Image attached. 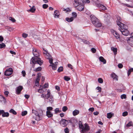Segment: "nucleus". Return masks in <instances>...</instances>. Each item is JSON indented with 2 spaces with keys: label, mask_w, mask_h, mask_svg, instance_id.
Masks as SVG:
<instances>
[{
  "label": "nucleus",
  "mask_w": 133,
  "mask_h": 133,
  "mask_svg": "<svg viewBox=\"0 0 133 133\" xmlns=\"http://www.w3.org/2000/svg\"><path fill=\"white\" fill-rule=\"evenodd\" d=\"M49 86L48 84V83H45L44 85L42 87V88L44 89L48 87Z\"/></svg>",
  "instance_id": "46"
},
{
  "label": "nucleus",
  "mask_w": 133,
  "mask_h": 133,
  "mask_svg": "<svg viewBox=\"0 0 133 133\" xmlns=\"http://www.w3.org/2000/svg\"><path fill=\"white\" fill-rule=\"evenodd\" d=\"M65 19L66 21L68 22H71L72 21L74 20V18L73 17H71L70 18L68 17H66L65 18Z\"/></svg>",
  "instance_id": "22"
},
{
  "label": "nucleus",
  "mask_w": 133,
  "mask_h": 133,
  "mask_svg": "<svg viewBox=\"0 0 133 133\" xmlns=\"http://www.w3.org/2000/svg\"><path fill=\"white\" fill-rule=\"evenodd\" d=\"M96 89L97 90H98V92H101V87H97L96 88Z\"/></svg>",
  "instance_id": "50"
},
{
  "label": "nucleus",
  "mask_w": 133,
  "mask_h": 133,
  "mask_svg": "<svg viewBox=\"0 0 133 133\" xmlns=\"http://www.w3.org/2000/svg\"><path fill=\"white\" fill-rule=\"evenodd\" d=\"M41 74H39V73L38 74H37V76L36 78L40 79V78H41Z\"/></svg>",
  "instance_id": "56"
},
{
  "label": "nucleus",
  "mask_w": 133,
  "mask_h": 133,
  "mask_svg": "<svg viewBox=\"0 0 133 133\" xmlns=\"http://www.w3.org/2000/svg\"><path fill=\"white\" fill-rule=\"evenodd\" d=\"M23 88V87L22 86H19L17 87L16 89V94L18 95L19 94Z\"/></svg>",
  "instance_id": "10"
},
{
  "label": "nucleus",
  "mask_w": 133,
  "mask_h": 133,
  "mask_svg": "<svg viewBox=\"0 0 133 133\" xmlns=\"http://www.w3.org/2000/svg\"><path fill=\"white\" fill-rule=\"evenodd\" d=\"M64 131L65 133H69V130L67 128H65L64 129Z\"/></svg>",
  "instance_id": "59"
},
{
  "label": "nucleus",
  "mask_w": 133,
  "mask_h": 133,
  "mask_svg": "<svg viewBox=\"0 0 133 133\" xmlns=\"http://www.w3.org/2000/svg\"><path fill=\"white\" fill-rule=\"evenodd\" d=\"M94 5L97 7H99L101 9L103 10H105L106 9V8L104 5L99 3L98 1L96 3H94Z\"/></svg>",
  "instance_id": "5"
},
{
  "label": "nucleus",
  "mask_w": 133,
  "mask_h": 133,
  "mask_svg": "<svg viewBox=\"0 0 133 133\" xmlns=\"http://www.w3.org/2000/svg\"><path fill=\"white\" fill-rule=\"evenodd\" d=\"M78 7L77 8L78 10L80 11H81L83 10L84 6L83 4H80L78 6H77Z\"/></svg>",
  "instance_id": "15"
},
{
  "label": "nucleus",
  "mask_w": 133,
  "mask_h": 133,
  "mask_svg": "<svg viewBox=\"0 0 133 133\" xmlns=\"http://www.w3.org/2000/svg\"><path fill=\"white\" fill-rule=\"evenodd\" d=\"M114 114L111 112L108 113L107 114V117L108 118H110L114 115Z\"/></svg>",
  "instance_id": "23"
},
{
  "label": "nucleus",
  "mask_w": 133,
  "mask_h": 133,
  "mask_svg": "<svg viewBox=\"0 0 133 133\" xmlns=\"http://www.w3.org/2000/svg\"><path fill=\"white\" fill-rule=\"evenodd\" d=\"M118 66L119 68H121L123 67V65L121 63H119L118 65Z\"/></svg>",
  "instance_id": "60"
},
{
  "label": "nucleus",
  "mask_w": 133,
  "mask_h": 133,
  "mask_svg": "<svg viewBox=\"0 0 133 133\" xmlns=\"http://www.w3.org/2000/svg\"><path fill=\"white\" fill-rule=\"evenodd\" d=\"M111 32L117 39L120 38V36L118 33L114 30H111Z\"/></svg>",
  "instance_id": "9"
},
{
  "label": "nucleus",
  "mask_w": 133,
  "mask_h": 133,
  "mask_svg": "<svg viewBox=\"0 0 133 133\" xmlns=\"http://www.w3.org/2000/svg\"><path fill=\"white\" fill-rule=\"evenodd\" d=\"M35 119L37 121H39L42 119V118L39 115H38L37 116H36V118H35Z\"/></svg>",
  "instance_id": "28"
},
{
  "label": "nucleus",
  "mask_w": 133,
  "mask_h": 133,
  "mask_svg": "<svg viewBox=\"0 0 133 133\" xmlns=\"http://www.w3.org/2000/svg\"><path fill=\"white\" fill-rule=\"evenodd\" d=\"M59 13L58 11L56 10L54 11V17L55 18H58L59 17Z\"/></svg>",
  "instance_id": "16"
},
{
  "label": "nucleus",
  "mask_w": 133,
  "mask_h": 133,
  "mask_svg": "<svg viewBox=\"0 0 133 133\" xmlns=\"http://www.w3.org/2000/svg\"><path fill=\"white\" fill-rule=\"evenodd\" d=\"M121 98L122 99H125L127 98L126 95L123 94L121 95Z\"/></svg>",
  "instance_id": "45"
},
{
  "label": "nucleus",
  "mask_w": 133,
  "mask_h": 133,
  "mask_svg": "<svg viewBox=\"0 0 133 133\" xmlns=\"http://www.w3.org/2000/svg\"><path fill=\"white\" fill-rule=\"evenodd\" d=\"M32 113L34 114L36 116L39 115V114L37 111L35 110H32Z\"/></svg>",
  "instance_id": "37"
},
{
  "label": "nucleus",
  "mask_w": 133,
  "mask_h": 133,
  "mask_svg": "<svg viewBox=\"0 0 133 133\" xmlns=\"http://www.w3.org/2000/svg\"><path fill=\"white\" fill-rule=\"evenodd\" d=\"M32 53L35 56L34 58H32L31 60V63H32L34 64H38L41 65L43 63V61L41 60L40 58L38 57L40 55L39 51L35 48L33 49Z\"/></svg>",
  "instance_id": "1"
},
{
  "label": "nucleus",
  "mask_w": 133,
  "mask_h": 133,
  "mask_svg": "<svg viewBox=\"0 0 133 133\" xmlns=\"http://www.w3.org/2000/svg\"><path fill=\"white\" fill-rule=\"evenodd\" d=\"M63 10L64 11H66L67 12H70L71 11V10H70V9L69 8H67L66 9L63 8Z\"/></svg>",
  "instance_id": "61"
},
{
  "label": "nucleus",
  "mask_w": 133,
  "mask_h": 133,
  "mask_svg": "<svg viewBox=\"0 0 133 133\" xmlns=\"http://www.w3.org/2000/svg\"><path fill=\"white\" fill-rule=\"evenodd\" d=\"M94 110V108L93 107H92L90 108L88 110L89 111H91V112H93Z\"/></svg>",
  "instance_id": "62"
},
{
  "label": "nucleus",
  "mask_w": 133,
  "mask_h": 133,
  "mask_svg": "<svg viewBox=\"0 0 133 133\" xmlns=\"http://www.w3.org/2000/svg\"><path fill=\"white\" fill-rule=\"evenodd\" d=\"M64 79L67 81H69L70 79V78L67 76H64Z\"/></svg>",
  "instance_id": "34"
},
{
  "label": "nucleus",
  "mask_w": 133,
  "mask_h": 133,
  "mask_svg": "<svg viewBox=\"0 0 133 133\" xmlns=\"http://www.w3.org/2000/svg\"><path fill=\"white\" fill-rule=\"evenodd\" d=\"M116 17L117 18V20L116 21L117 24V25L119 27H120V25H121V23H121V19L120 17L118 16H117Z\"/></svg>",
  "instance_id": "12"
},
{
  "label": "nucleus",
  "mask_w": 133,
  "mask_h": 133,
  "mask_svg": "<svg viewBox=\"0 0 133 133\" xmlns=\"http://www.w3.org/2000/svg\"><path fill=\"white\" fill-rule=\"evenodd\" d=\"M90 2L89 0H83V3H89Z\"/></svg>",
  "instance_id": "48"
},
{
  "label": "nucleus",
  "mask_w": 133,
  "mask_h": 133,
  "mask_svg": "<svg viewBox=\"0 0 133 133\" xmlns=\"http://www.w3.org/2000/svg\"><path fill=\"white\" fill-rule=\"evenodd\" d=\"M98 81L99 83H102L103 82V80L101 78H99L98 79Z\"/></svg>",
  "instance_id": "47"
},
{
  "label": "nucleus",
  "mask_w": 133,
  "mask_h": 133,
  "mask_svg": "<svg viewBox=\"0 0 133 133\" xmlns=\"http://www.w3.org/2000/svg\"><path fill=\"white\" fill-rule=\"evenodd\" d=\"M79 113V111L78 110L76 109L73 111L72 112V114L73 116H75L78 114Z\"/></svg>",
  "instance_id": "21"
},
{
  "label": "nucleus",
  "mask_w": 133,
  "mask_h": 133,
  "mask_svg": "<svg viewBox=\"0 0 133 133\" xmlns=\"http://www.w3.org/2000/svg\"><path fill=\"white\" fill-rule=\"evenodd\" d=\"M9 19L13 22H15L16 21L15 19L14 18L11 17H9Z\"/></svg>",
  "instance_id": "44"
},
{
  "label": "nucleus",
  "mask_w": 133,
  "mask_h": 133,
  "mask_svg": "<svg viewBox=\"0 0 133 133\" xmlns=\"http://www.w3.org/2000/svg\"><path fill=\"white\" fill-rule=\"evenodd\" d=\"M36 9L34 6L31 8L30 9L27 10L28 12H34L35 11Z\"/></svg>",
  "instance_id": "24"
},
{
  "label": "nucleus",
  "mask_w": 133,
  "mask_h": 133,
  "mask_svg": "<svg viewBox=\"0 0 133 133\" xmlns=\"http://www.w3.org/2000/svg\"><path fill=\"white\" fill-rule=\"evenodd\" d=\"M73 16L74 18H76L77 17V14L75 12H73L72 13Z\"/></svg>",
  "instance_id": "53"
},
{
  "label": "nucleus",
  "mask_w": 133,
  "mask_h": 133,
  "mask_svg": "<svg viewBox=\"0 0 133 133\" xmlns=\"http://www.w3.org/2000/svg\"><path fill=\"white\" fill-rule=\"evenodd\" d=\"M61 111L59 110L58 108H56L55 109V114H57L58 112H60Z\"/></svg>",
  "instance_id": "38"
},
{
  "label": "nucleus",
  "mask_w": 133,
  "mask_h": 133,
  "mask_svg": "<svg viewBox=\"0 0 133 133\" xmlns=\"http://www.w3.org/2000/svg\"><path fill=\"white\" fill-rule=\"evenodd\" d=\"M5 45L4 43H2L0 44V48L1 49L5 47Z\"/></svg>",
  "instance_id": "42"
},
{
  "label": "nucleus",
  "mask_w": 133,
  "mask_h": 133,
  "mask_svg": "<svg viewBox=\"0 0 133 133\" xmlns=\"http://www.w3.org/2000/svg\"><path fill=\"white\" fill-rule=\"evenodd\" d=\"M27 114V111H24L22 112L21 115L22 116H24L26 115Z\"/></svg>",
  "instance_id": "36"
},
{
  "label": "nucleus",
  "mask_w": 133,
  "mask_h": 133,
  "mask_svg": "<svg viewBox=\"0 0 133 133\" xmlns=\"http://www.w3.org/2000/svg\"><path fill=\"white\" fill-rule=\"evenodd\" d=\"M22 36L23 37L25 38L28 36V35L27 34L24 33L22 34Z\"/></svg>",
  "instance_id": "52"
},
{
  "label": "nucleus",
  "mask_w": 133,
  "mask_h": 133,
  "mask_svg": "<svg viewBox=\"0 0 133 133\" xmlns=\"http://www.w3.org/2000/svg\"><path fill=\"white\" fill-rule=\"evenodd\" d=\"M77 39H78L79 41L83 42L85 43H88V41H86L85 39H82L79 38H77Z\"/></svg>",
  "instance_id": "27"
},
{
  "label": "nucleus",
  "mask_w": 133,
  "mask_h": 133,
  "mask_svg": "<svg viewBox=\"0 0 133 133\" xmlns=\"http://www.w3.org/2000/svg\"><path fill=\"white\" fill-rule=\"evenodd\" d=\"M63 68L62 66H60L58 69V71L59 72L62 71H63Z\"/></svg>",
  "instance_id": "40"
},
{
  "label": "nucleus",
  "mask_w": 133,
  "mask_h": 133,
  "mask_svg": "<svg viewBox=\"0 0 133 133\" xmlns=\"http://www.w3.org/2000/svg\"><path fill=\"white\" fill-rule=\"evenodd\" d=\"M120 27H119V30L121 31L122 35L127 36L129 34V32L128 30V27L125 25L123 23H121Z\"/></svg>",
  "instance_id": "2"
},
{
  "label": "nucleus",
  "mask_w": 133,
  "mask_h": 133,
  "mask_svg": "<svg viewBox=\"0 0 133 133\" xmlns=\"http://www.w3.org/2000/svg\"><path fill=\"white\" fill-rule=\"evenodd\" d=\"M42 69V68L41 67L39 66L34 70V71L35 72H37L40 71Z\"/></svg>",
  "instance_id": "30"
},
{
  "label": "nucleus",
  "mask_w": 133,
  "mask_h": 133,
  "mask_svg": "<svg viewBox=\"0 0 133 133\" xmlns=\"http://www.w3.org/2000/svg\"><path fill=\"white\" fill-rule=\"evenodd\" d=\"M9 93V92L8 91H5L4 92V94L6 96H8Z\"/></svg>",
  "instance_id": "64"
},
{
  "label": "nucleus",
  "mask_w": 133,
  "mask_h": 133,
  "mask_svg": "<svg viewBox=\"0 0 133 133\" xmlns=\"http://www.w3.org/2000/svg\"><path fill=\"white\" fill-rule=\"evenodd\" d=\"M9 116V114L8 112H5L4 111L2 115V116L3 117H8Z\"/></svg>",
  "instance_id": "25"
},
{
  "label": "nucleus",
  "mask_w": 133,
  "mask_h": 133,
  "mask_svg": "<svg viewBox=\"0 0 133 133\" xmlns=\"http://www.w3.org/2000/svg\"><path fill=\"white\" fill-rule=\"evenodd\" d=\"M47 92V94H46L45 95V99H48L51 96L50 90L48 89Z\"/></svg>",
  "instance_id": "14"
},
{
  "label": "nucleus",
  "mask_w": 133,
  "mask_h": 133,
  "mask_svg": "<svg viewBox=\"0 0 133 133\" xmlns=\"http://www.w3.org/2000/svg\"><path fill=\"white\" fill-rule=\"evenodd\" d=\"M46 116L49 118L52 117L53 116L52 114L51 111H46Z\"/></svg>",
  "instance_id": "19"
},
{
  "label": "nucleus",
  "mask_w": 133,
  "mask_h": 133,
  "mask_svg": "<svg viewBox=\"0 0 133 133\" xmlns=\"http://www.w3.org/2000/svg\"><path fill=\"white\" fill-rule=\"evenodd\" d=\"M50 66H51L52 67V68L54 70H55L57 69L56 65L54 64V63H52L51 65H50Z\"/></svg>",
  "instance_id": "31"
},
{
  "label": "nucleus",
  "mask_w": 133,
  "mask_h": 133,
  "mask_svg": "<svg viewBox=\"0 0 133 133\" xmlns=\"http://www.w3.org/2000/svg\"><path fill=\"white\" fill-rule=\"evenodd\" d=\"M48 59L49 60V62L50 64H52V63H52L53 59L52 56Z\"/></svg>",
  "instance_id": "43"
},
{
  "label": "nucleus",
  "mask_w": 133,
  "mask_h": 133,
  "mask_svg": "<svg viewBox=\"0 0 133 133\" xmlns=\"http://www.w3.org/2000/svg\"><path fill=\"white\" fill-rule=\"evenodd\" d=\"M90 17L92 23L95 26L99 27L101 26V24L99 22V20L94 15H91Z\"/></svg>",
  "instance_id": "3"
},
{
  "label": "nucleus",
  "mask_w": 133,
  "mask_h": 133,
  "mask_svg": "<svg viewBox=\"0 0 133 133\" xmlns=\"http://www.w3.org/2000/svg\"><path fill=\"white\" fill-rule=\"evenodd\" d=\"M126 126L127 127H133V123L131 121H130L126 125Z\"/></svg>",
  "instance_id": "29"
},
{
  "label": "nucleus",
  "mask_w": 133,
  "mask_h": 133,
  "mask_svg": "<svg viewBox=\"0 0 133 133\" xmlns=\"http://www.w3.org/2000/svg\"><path fill=\"white\" fill-rule=\"evenodd\" d=\"M68 66L71 69H73L72 65L70 64H68Z\"/></svg>",
  "instance_id": "63"
},
{
  "label": "nucleus",
  "mask_w": 133,
  "mask_h": 133,
  "mask_svg": "<svg viewBox=\"0 0 133 133\" xmlns=\"http://www.w3.org/2000/svg\"><path fill=\"white\" fill-rule=\"evenodd\" d=\"M43 89L42 88L41 89H39L38 90V92L41 93H42L43 91Z\"/></svg>",
  "instance_id": "57"
},
{
  "label": "nucleus",
  "mask_w": 133,
  "mask_h": 133,
  "mask_svg": "<svg viewBox=\"0 0 133 133\" xmlns=\"http://www.w3.org/2000/svg\"><path fill=\"white\" fill-rule=\"evenodd\" d=\"M73 120L72 119L70 120H66L64 119H62L60 121V124L62 126L65 127L69 123H72V122Z\"/></svg>",
  "instance_id": "4"
},
{
  "label": "nucleus",
  "mask_w": 133,
  "mask_h": 133,
  "mask_svg": "<svg viewBox=\"0 0 133 133\" xmlns=\"http://www.w3.org/2000/svg\"><path fill=\"white\" fill-rule=\"evenodd\" d=\"M121 4L124 6H126L128 7L133 8V6H131L130 5L127 4H124L123 3H121Z\"/></svg>",
  "instance_id": "41"
},
{
  "label": "nucleus",
  "mask_w": 133,
  "mask_h": 133,
  "mask_svg": "<svg viewBox=\"0 0 133 133\" xmlns=\"http://www.w3.org/2000/svg\"><path fill=\"white\" fill-rule=\"evenodd\" d=\"M43 50L45 51V52H43V54L46 58L48 59L51 57L49 54V53L48 52V51L46 50H45L43 48Z\"/></svg>",
  "instance_id": "11"
},
{
  "label": "nucleus",
  "mask_w": 133,
  "mask_h": 133,
  "mask_svg": "<svg viewBox=\"0 0 133 133\" xmlns=\"http://www.w3.org/2000/svg\"><path fill=\"white\" fill-rule=\"evenodd\" d=\"M53 109V108L51 107H47L46 108L47 111H51Z\"/></svg>",
  "instance_id": "35"
},
{
  "label": "nucleus",
  "mask_w": 133,
  "mask_h": 133,
  "mask_svg": "<svg viewBox=\"0 0 133 133\" xmlns=\"http://www.w3.org/2000/svg\"><path fill=\"white\" fill-rule=\"evenodd\" d=\"M130 37L127 39L128 43L131 46H133V33L130 34Z\"/></svg>",
  "instance_id": "7"
},
{
  "label": "nucleus",
  "mask_w": 133,
  "mask_h": 133,
  "mask_svg": "<svg viewBox=\"0 0 133 133\" xmlns=\"http://www.w3.org/2000/svg\"><path fill=\"white\" fill-rule=\"evenodd\" d=\"M42 7L43 8L46 9L48 7V4H44L43 5Z\"/></svg>",
  "instance_id": "49"
},
{
  "label": "nucleus",
  "mask_w": 133,
  "mask_h": 133,
  "mask_svg": "<svg viewBox=\"0 0 133 133\" xmlns=\"http://www.w3.org/2000/svg\"><path fill=\"white\" fill-rule=\"evenodd\" d=\"M111 49L113 51L114 54L116 55V54L117 52V49L116 48L114 47H112L111 48Z\"/></svg>",
  "instance_id": "26"
},
{
  "label": "nucleus",
  "mask_w": 133,
  "mask_h": 133,
  "mask_svg": "<svg viewBox=\"0 0 133 133\" xmlns=\"http://www.w3.org/2000/svg\"><path fill=\"white\" fill-rule=\"evenodd\" d=\"M110 16L109 14H105L104 15V20L106 22H108L109 20Z\"/></svg>",
  "instance_id": "18"
},
{
  "label": "nucleus",
  "mask_w": 133,
  "mask_h": 133,
  "mask_svg": "<svg viewBox=\"0 0 133 133\" xmlns=\"http://www.w3.org/2000/svg\"><path fill=\"white\" fill-rule=\"evenodd\" d=\"M99 60L100 61L103 62L104 64L106 63V61L103 57L102 56L100 57H99Z\"/></svg>",
  "instance_id": "20"
},
{
  "label": "nucleus",
  "mask_w": 133,
  "mask_h": 133,
  "mask_svg": "<svg viewBox=\"0 0 133 133\" xmlns=\"http://www.w3.org/2000/svg\"><path fill=\"white\" fill-rule=\"evenodd\" d=\"M79 127L80 128L82 129H83V128H84V126L82 123L79 124Z\"/></svg>",
  "instance_id": "54"
},
{
  "label": "nucleus",
  "mask_w": 133,
  "mask_h": 133,
  "mask_svg": "<svg viewBox=\"0 0 133 133\" xmlns=\"http://www.w3.org/2000/svg\"><path fill=\"white\" fill-rule=\"evenodd\" d=\"M10 113H12L14 115H16L17 114V112L16 111L12 109H11L9 111Z\"/></svg>",
  "instance_id": "32"
},
{
  "label": "nucleus",
  "mask_w": 133,
  "mask_h": 133,
  "mask_svg": "<svg viewBox=\"0 0 133 133\" xmlns=\"http://www.w3.org/2000/svg\"><path fill=\"white\" fill-rule=\"evenodd\" d=\"M22 74L23 77L25 76L26 75V73L24 70H23L22 71Z\"/></svg>",
  "instance_id": "55"
},
{
  "label": "nucleus",
  "mask_w": 133,
  "mask_h": 133,
  "mask_svg": "<svg viewBox=\"0 0 133 133\" xmlns=\"http://www.w3.org/2000/svg\"><path fill=\"white\" fill-rule=\"evenodd\" d=\"M128 114V112L125 111V112H123L122 113V116H127Z\"/></svg>",
  "instance_id": "51"
},
{
  "label": "nucleus",
  "mask_w": 133,
  "mask_h": 133,
  "mask_svg": "<svg viewBox=\"0 0 133 133\" xmlns=\"http://www.w3.org/2000/svg\"><path fill=\"white\" fill-rule=\"evenodd\" d=\"M13 72V70L11 68H9L7 69L4 72V75L6 76L11 75Z\"/></svg>",
  "instance_id": "8"
},
{
  "label": "nucleus",
  "mask_w": 133,
  "mask_h": 133,
  "mask_svg": "<svg viewBox=\"0 0 133 133\" xmlns=\"http://www.w3.org/2000/svg\"><path fill=\"white\" fill-rule=\"evenodd\" d=\"M90 127L88 124L85 123L84 124V127L83 129H82L81 132V133H84L90 130Z\"/></svg>",
  "instance_id": "6"
},
{
  "label": "nucleus",
  "mask_w": 133,
  "mask_h": 133,
  "mask_svg": "<svg viewBox=\"0 0 133 133\" xmlns=\"http://www.w3.org/2000/svg\"><path fill=\"white\" fill-rule=\"evenodd\" d=\"M49 102L51 103H52L54 101V99L52 96H51L49 98Z\"/></svg>",
  "instance_id": "33"
},
{
  "label": "nucleus",
  "mask_w": 133,
  "mask_h": 133,
  "mask_svg": "<svg viewBox=\"0 0 133 133\" xmlns=\"http://www.w3.org/2000/svg\"><path fill=\"white\" fill-rule=\"evenodd\" d=\"M74 1L75 5L76 6H78L79 5L82 4V3H83V0H74Z\"/></svg>",
  "instance_id": "13"
},
{
  "label": "nucleus",
  "mask_w": 133,
  "mask_h": 133,
  "mask_svg": "<svg viewBox=\"0 0 133 133\" xmlns=\"http://www.w3.org/2000/svg\"><path fill=\"white\" fill-rule=\"evenodd\" d=\"M68 110V108L66 106H64L62 108V110L63 112H65Z\"/></svg>",
  "instance_id": "39"
},
{
  "label": "nucleus",
  "mask_w": 133,
  "mask_h": 133,
  "mask_svg": "<svg viewBox=\"0 0 133 133\" xmlns=\"http://www.w3.org/2000/svg\"><path fill=\"white\" fill-rule=\"evenodd\" d=\"M91 51L93 53H95L96 51V49L94 48H91Z\"/></svg>",
  "instance_id": "58"
},
{
  "label": "nucleus",
  "mask_w": 133,
  "mask_h": 133,
  "mask_svg": "<svg viewBox=\"0 0 133 133\" xmlns=\"http://www.w3.org/2000/svg\"><path fill=\"white\" fill-rule=\"evenodd\" d=\"M111 76L113 79H115L117 81L118 80V77L115 73L114 72L112 73L111 75Z\"/></svg>",
  "instance_id": "17"
}]
</instances>
